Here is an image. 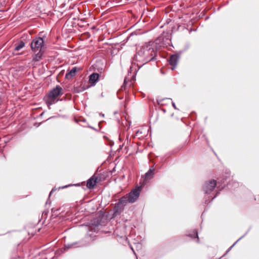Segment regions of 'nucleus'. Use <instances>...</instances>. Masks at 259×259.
<instances>
[{
    "label": "nucleus",
    "mask_w": 259,
    "mask_h": 259,
    "mask_svg": "<svg viewBox=\"0 0 259 259\" xmlns=\"http://www.w3.org/2000/svg\"><path fill=\"white\" fill-rule=\"evenodd\" d=\"M157 55V51L153 46V43L145 44L135 55L133 64L130 68L129 73L134 77L137 70L148 62L153 60Z\"/></svg>",
    "instance_id": "1"
},
{
    "label": "nucleus",
    "mask_w": 259,
    "mask_h": 259,
    "mask_svg": "<svg viewBox=\"0 0 259 259\" xmlns=\"http://www.w3.org/2000/svg\"><path fill=\"white\" fill-rule=\"evenodd\" d=\"M30 47L34 53V55L32 56V61L35 62L40 61L46 50L43 38L40 37H35L32 40Z\"/></svg>",
    "instance_id": "2"
},
{
    "label": "nucleus",
    "mask_w": 259,
    "mask_h": 259,
    "mask_svg": "<svg viewBox=\"0 0 259 259\" xmlns=\"http://www.w3.org/2000/svg\"><path fill=\"white\" fill-rule=\"evenodd\" d=\"M63 94V89L59 85H57L48 93L44 99L47 105L50 106L55 104L59 100L58 97Z\"/></svg>",
    "instance_id": "3"
},
{
    "label": "nucleus",
    "mask_w": 259,
    "mask_h": 259,
    "mask_svg": "<svg viewBox=\"0 0 259 259\" xmlns=\"http://www.w3.org/2000/svg\"><path fill=\"white\" fill-rule=\"evenodd\" d=\"M216 187V181L214 180H210L204 184L202 187V190L205 194L208 195L213 194L214 190Z\"/></svg>",
    "instance_id": "4"
},
{
    "label": "nucleus",
    "mask_w": 259,
    "mask_h": 259,
    "mask_svg": "<svg viewBox=\"0 0 259 259\" xmlns=\"http://www.w3.org/2000/svg\"><path fill=\"white\" fill-rule=\"evenodd\" d=\"M183 51H180L176 53L172 54L170 56L168 60L169 65L171 66V70H174L178 64V61L179 60L180 57L182 54L183 53Z\"/></svg>",
    "instance_id": "5"
},
{
    "label": "nucleus",
    "mask_w": 259,
    "mask_h": 259,
    "mask_svg": "<svg viewBox=\"0 0 259 259\" xmlns=\"http://www.w3.org/2000/svg\"><path fill=\"white\" fill-rule=\"evenodd\" d=\"M141 191V187H137L125 195L128 197V203H134L139 198Z\"/></svg>",
    "instance_id": "6"
},
{
    "label": "nucleus",
    "mask_w": 259,
    "mask_h": 259,
    "mask_svg": "<svg viewBox=\"0 0 259 259\" xmlns=\"http://www.w3.org/2000/svg\"><path fill=\"white\" fill-rule=\"evenodd\" d=\"M171 42L169 36L162 35L158 37L156 40V44H158L160 47H165L169 45Z\"/></svg>",
    "instance_id": "7"
},
{
    "label": "nucleus",
    "mask_w": 259,
    "mask_h": 259,
    "mask_svg": "<svg viewBox=\"0 0 259 259\" xmlns=\"http://www.w3.org/2000/svg\"><path fill=\"white\" fill-rule=\"evenodd\" d=\"M148 132L149 130L147 127H142L137 131L134 137H137L139 139L143 140L148 136Z\"/></svg>",
    "instance_id": "8"
},
{
    "label": "nucleus",
    "mask_w": 259,
    "mask_h": 259,
    "mask_svg": "<svg viewBox=\"0 0 259 259\" xmlns=\"http://www.w3.org/2000/svg\"><path fill=\"white\" fill-rule=\"evenodd\" d=\"M100 180H98V178L95 175L93 176L87 181V186L89 189H92L98 183Z\"/></svg>",
    "instance_id": "9"
},
{
    "label": "nucleus",
    "mask_w": 259,
    "mask_h": 259,
    "mask_svg": "<svg viewBox=\"0 0 259 259\" xmlns=\"http://www.w3.org/2000/svg\"><path fill=\"white\" fill-rule=\"evenodd\" d=\"M80 70L79 68L77 67H73L71 70L66 73L65 78L67 79H71L73 77L75 76L76 72Z\"/></svg>",
    "instance_id": "10"
},
{
    "label": "nucleus",
    "mask_w": 259,
    "mask_h": 259,
    "mask_svg": "<svg viewBox=\"0 0 259 259\" xmlns=\"http://www.w3.org/2000/svg\"><path fill=\"white\" fill-rule=\"evenodd\" d=\"M123 208L124 207L123 206L119 205V204L117 203L113 208V215L115 217L120 215L123 211Z\"/></svg>",
    "instance_id": "11"
},
{
    "label": "nucleus",
    "mask_w": 259,
    "mask_h": 259,
    "mask_svg": "<svg viewBox=\"0 0 259 259\" xmlns=\"http://www.w3.org/2000/svg\"><path fill=\"white\" fill-rule=\"evenodd\" d=\"M155 168L154 166H152L150 167L149 170L145 174L144 179L145 180H151L153 178L154 175Z\"/></svg>",
    "instance_id": "12"
},
{
    "label": "nucleus",
    "mask_w": 259,
    "mask_h": 259,
    "mask_svg": "<svg viewBox=\"0 0 259 259\" xmlns=\"http://www.w3.org/2000/svg\"><path fill=\"white\" fill-rule=\"evenodd\" d=\"M99 74L98 73H93L90 76L89 82L91 85H94L98 81Z\"/></svg>",
    "instance_id": "13"
},
{
    "label": "nucleus",
    "mask_w": 259,
    "mask_h": 259,
    "mask_svg": "<svg viewBox=\"0 0 259 259\" xmlns=\"http://www.w3.org/2000/svg\"><path fill=\"white\" fill-rule=\"evenodd\" d=\"M83 244L79 242H75L72 243H69L67 244H65L64 246L65 249H68L70 248H75L77 247H82L83 246Z\"/></svg>",
    "instance_id": "14"
},
{
    "label": "nucleus",
    "mask_w": 259,
    "mask_h": 259,
    "mask_svg": "<svg viewBox=\"0 0 259 259\" xmlns=\"http://www.w3.org/2000/svg\"><path fill=\"white\" fill-rule=\"evenodd\" d=\"M102 219L100 217H96L91 221V224L94 227H98L101 225Z\"/></svg>",
    "instance_id": "15"
},
{
    "label": "nucleus",
    "mask_w": 259,
    "mask_h": 259,
    "mask_svg": "<svg viewBox=\"0 0 259 259\" xmlns=\"http://www.w3.org/2000/svg\"><path fill=\"white\" fill-rule=\"evenodd\" d=\"M128 202V197L125 195L119 199L118 203L124 207Z\"/></svg>",
    "instance_id": "16"
},
{
    "label": "nucleus",
    "mask_w": 259,
    "mask_h": 259,
    "mask_svg": "<svg viewBox=\"0 0 259 259\" xmlns=\"http://www.w3.org/2000/svg\"><path fill=\"white\" fill-rule=\"evenodd\" d=\"M85 89L86 88L84 86L82 87L81 85L77 87H74L73 92L74 93H79L84 91Z\"/></svg>",
    "instance_id": "17"
},
{
    "label": "nucleus",
    "mask_w": 259,
    "mask_h": 259,
    "mask_svg": "<svg viewBox=\"0 0 259 259\" xmlns=\"http://www.w3.org/2000/svg\"><path fill=\"white\" fill-rule=\"evenodd\" d=\"M25 46V43L23 41H20L15 45V51H19Z\"/></svg>",
    "instance_id": "18"
},
{
    "label": "nucleus",
    "mask_w": 259,
    "mask_h": 259,
    "mask_svg": "<svg viewBox=\"0 0 259 259\" xmlns=\"http://www.w3.org/2000/svg\"><path fill=\"white\" fill-rule=\"evenodd\" d=\"M188 236L192 238H197V242L199 241V238L198 236V233L196 230H194L192 234H189L187 235Z\"/></svg>",
    "instance_id": "19"
},
{
    "label": "nucleus",
    "mask_w": 259,
    "mask_h": 259,
    "mask_svg": "<svg viewBox=\"0 0 259 259\" xmlns=\"http://www.w3.org/2000/svg\"><path fill=\"white\" fill-rule=\"evenodd\" d=\"M171 99L169 98L162 99L157 100L158 104L160 105H163L165 104V102L168 101L169 102H170Z\"/></svg>",
    "instance_id": "20"
},
{
    "label": "nucleus",
    "mask_w": 259,
    "mask_h": 259,
    "mask_svg": "<svg viewBox=\"0 0 259 259\" xmlns=\"http://www.w3.org/2000/svg\"><path fill=\"white\" fill-rule=\"evenodd\" d=\"M218 193H217L216 194V195H214V196H213V197H212L211 195H210V196H208V199H206L205 200V203H208V202H211V201H212V200H213V199H214L215 198V197L217 196V195H218Z\"/></svg>",
    "instance_id": "21"
},
{
    "label": "nucleus",
    "mask_w": 259,
    "mask_h": 259,
    "mask_svg": "<svg viewBox=\"0 0 259 259\" xmlns=\"http://www.w3.org/2000/svg\"><path fill=\"white\" fill-rule=\"evenodd\" d=\"M187 144H188V143H187V141H185L183 143H182L181 144H180L178 146V148L179 149V150L183 149L184 148H185L187 145Z\"/></svg>",
    "instance_id": "22"
},
{
    "label": "nucleus",
    "mask_w": 259,
    "mask_h": 259,
    "mask_svg": "<svg viewBox=\"0 0 259 259\" xmlns=\"http://www.w3.org/2000/svg\"><path fill=\"white\" fill-rule=\"evenodd\" d=\"M242 238V237H241L239 239H238L232 246H231L226 251V252L225 254H227V253H228L230 250L231 249H232V248L236 244V243L239 240H240L241 238Z\"/></svg>",
    "instance_id": "23"
},
{
    "label": "nucleus",
    "mask_w": 259,
    "mask_h": 259,
    "mask_svg": "<svg viewBox=\"0 0 259 259\" xmlns=\"http://www.w3.org/2000/svg\"><path fill=\"white\" fill-rule=\"evenodd\" d=\"M242 238V237H241L239 239H238L232 246H231L226 251V252L225 254H227V253H228L230 250L231 249H232V248L236 244V243L239 240H240L241 238Z\"/></svg>",
    "instance_id": "24"
},
{
    "label": "nucleus",
    "mask_w": 259,
    "mask_h": 259,
    "mask_svg": "<svg viewBox=\"0 0 259 259\" xmlns=\"http://www.w3.org/2000/svg\"><path fill=\"white\" fill-rule=\"evenodd\" d=\"M57 188H54L52 189V190L51 191V192H50V194H49V197L51 196V195L55 191L57 190Z\"/></svg>",
    "instance_id": "25"
},
{
    "label": "nucleus",
    "mask_w": 259,
    "mask_h": 259,
    "mask_svg": "<svg viewBox=\"0 0 259 259\" xmlns=\"http://www.w3.org/2000/svg\"><path fill=\"white\" fill-rule=\"evenodd\" d=\"M70 186V185H66V186H62V187H60L59 188V189H64V188H67V187H69Z\"/></svg>",
    "instance_id": "26"
},
{
    "label": "nucleus",
    "mask_w": 259,
    "mask_h": 259,
    "mask_svg": "<svg viewBox=\"0 0 259 259\" xmlns=\"http://www.w3.org/2000/svg\"><path fill=\"white\" fill-rule=\"evenodd\" d=\"M171 102V103H172V105L173 107H174L175 109H177V107H176V105H175V103H174L173 102Z\"/></svg>",
    "instance_id": "27"
},
{
    "label": "nucleus",
    "mask_w": 259,
    "mask_h": 259,
    "mask_svg": "<svg viewBox=\"0 0 259 259\" xmlns=\"http://www.w3.org/2000/svg\"><path fill=\"white\" fill-rule=\"evenodd\" d=\"M58 209H55V208H52V211L53 212H54V213L56 211H58Z\"/></svg>",
    "instance_id": "28"
},
{
    "label": "nucleus",
    "mask_w": 259,
    "mask_h": 259,
    "mask_svg": "<svg viewBox=\"0 0 259 259\" xmlns=\"http://www.w3.org/2000/svg\"><path fill=\"white\" fill-rule=\"evenodd\" d=\"M244 192H245V193H246V194H247V193H249V190H245L244 189Z\"/></svg>",
    "instance_id": "29"
},
{
    "label": "nucleus",
    "mask_w": 259,
    "mask_h": 259,
    "mask_svg": "<svg viewBox=\"0 0 259 259\" xmlns=\"http://www.w3.org/2000/svg\"><path fill=\"white\" fill-rule=\"evenodd\" d=\"M235 186H238V184L237 183H235Z\"/></svg>",
    "instance_id": "30"
},
{
    "label": "nucleus",
    "mask_w": 259,
    "mask_h": 259,
    "mask_svg": "<svg viewBox=\"0 0 259 259\" xmlns=\"http://www.w3.org/2000/svg\"><path fill=\"white\" fill-rule=\"evenodd\" d=\"M132 250H133V251L134 252V253L135 254V251L134 250L133 248L132 247H131Z\"/></svg>",
    "instance_id": "31"
},
{
    "label": "nucleus",
    "mask_w": 259,
    "mask_h": 259,
    "mask_svg": "<svg viewBox=\"0 0 259 259\" xmlns=\"http://www.w3.org/2000/svg\"><path fill=\"white\" fill-rule=\"evenodd\" d=\"M119 158V157H116V158H115V161H116L117 160L118 158Z\"/></svg>",
    "instance_id": "32"
},
{
    "label": "nucleus",
    "mask_w": 259,
    "mask_h": 259,
    "mask_svg": "<svg viewBox=\"0 0 259 259\" xmlns=\"http://www.w3.org/2000/svg\"><path fill=\"white\" fill-rule=\"evenodd\" d=\"M254 200H257V198H256V197H254Z\"/></svg>",
    "instance_id": "33"
},
{
    "label": "nucleus",
    "mask_w": 259,
    "mask_h": 259,
    "mask_svg": "<svg viewBox=\"0 0 259 259\" xmlns=\"http://www.w3.org/2000/svg\"><path fill=\"white\" fill-rule=\"evenodd\" d=\"M107 160H111V159H109L108 158V159H107Z\"/></svg>",
    "instance_id": "34"
},
{
    "label": "nucleus",
    "mask_w": 259,
    "mask_h": 259,
    "mask_svg": "<svg viewBox=\"0 0 259 259\" xmlns=\"http://www.w3.org/2000/svg\"><path fill=\"white\" fill-rule=\"evenodd\" d=\"M137 144H138V145H139V144H141V143H137Z\"/></svg>",
    "instance_id": "35"
},
{
    "label": "nucleus",
    "mask_w": 259,
    "mask_h": 259,
    "mask_svg": "<svg viewBox=\"0 0 259 259\" xmlns=\"http://www.w3.org/2000/svg\"><path fill=\"white\" fill-rule=\"evenodd\" d=\"M245 235H246V233L244 234L243 236L244 237L245 236Z\"/></svg>",
    "instance_id": "36"
}]
</instances>
